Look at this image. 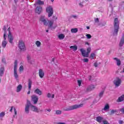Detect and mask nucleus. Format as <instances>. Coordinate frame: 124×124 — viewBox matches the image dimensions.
<instances>
[{
  "mask_svg": "<svg viewBox=\"0 0 124 124\" xmlns=\"http://www.w3.org/2000/svg\"><path fill=\"white\" fill-rule=\"evenodd\" d=\"M84 106V104H80L79 105H74L68 107L66 108L63 109L64 111H71L72 110H75L76 109H78V108H81Z\"/></svg>",
  "mask_w": 124,
  "mask_h": 124,
  "instance_id": "nucleus-1",
  "label": "nucleus"
},
{
  "mask_svg": "<svg viewBox=\"0 0 124 124\" xmlns=\"http://www.w3.org/2000/svg\"><path fill=\"white\" fill-rule=\"evenodd\" d=\"M18 47L20 52H25V51L27 50L25 42H24V41L22 40H19Z\"/></svg>",
  "mask_w": 124,
  "mask_h": 124,
  "instance_id": "nucleus-2",
  "label": "nucleus"
},
{
  "mask_svg": "<svg viewBox=\"0 0 124 124\" xmlns=\"http://www.w3.org/2000/svg\"><path fill=\"white\" fill-rule=\"evenodd\" d=\"M114 32L116 34H118L119 29H120V24H119V20L116 17L114 20Z\"/></svg>",
  "mask_w": 124,
  "mask_h": 124,
  "instance_id": "nucleus-3",
  "label": "nucleus"
},
{
  "mask_svg": "<svg viewBox=\"0 0 124 124\" xmlns=\"http://www.w3.org/2000/svg\"><path fill=\"white\" fill-rule=\"evenodd\" d=\"M80 51L81 53V55L82 57H84V58H88L89 57V54L90 53H91V47H88L87 49V52L86 53V50L84 49V48H81L80 49Z\"/></svg>",
  "mask_w": 124,
  "mask_h": 124,
  "instance_id": "nucleus-4",
  "label": "nucleus"
},
{
  "mask_svg": "<svg viewBox=\"0 0 124 124\" xmlns=\"http://www.w3.org/2000/svg\"><path fill=\"white\" fill-rule=\"evenodd\" d=\"M46 12L48 13V17H52L53 16V14H54V9H53V7L51 6H47L46 9Z\"/></svg>",
  "mask_w": 124,
  "mask_h": 124,
  "instance_id": "nucleus-5",
  "label": "nucleus"
},
{
  "mask_svg": "<svg viewBox=\"0 0 124 124\" xmlns=\"http://www.w3.org/2000/svg\"><path fill=\"white\" fill-rule=\"evenodd\" d=\"M17 60H16L15 61V65L14 68V74L15 78L16 79H18V78L19 77V76L17 73Z\"/></svg>",
  "mask_w": 124,
  "mask_h": 124,
  "instance_id": "nucleus-6",
  "label": "nucleus"
},
{
  "mask_svg": "<svg viewBox=\"0 0 124 124\" xmlns=\"http://www.w3.org/2000/svg\"><path fill=\"white\" fill-rule=\"evenodd\" d=\"M122 83V80L119 77H117L113 80V84L115 87H119Z\"/></svg>",
  "mask_w": 124,
  "mask_h": 124,
  "instance_id": "nucleus-7",
  "label": "nucleus"
},
{
  "mask_svg": "<svg viewBox=\"0 0 124 124\" xmlns=\"http://www.w3.org/2000/svg\"><path fill=\"white\" fill-rule=\"evenodd\" d=\"M39 21L41 22V24H43L44 26H47L48 25V20L45 19V16H41L40 17Z\"/></svg>",
  "mask_w": 124,
  "mask_h": 124,
  "instance_id": "nucleus-8",
  "label": "nucleus"
},
{
  "mask_svg": "<svg viewBox=\"0 0 124 124\" xmlns=\"http://www.w3.org/2000/svg\"><path fill=\"white\" fill-rule=\"evenodd\" d=\"M31 101L33 102V104H37L38 102V96L33 95L31 96Z\"/></svg>",
  "mask_w": 124,
  "mask_h": 124,
  "instance_id": "nucleus-9",
  "label": "nucleus"
},
{
  "mask_svg": "<svg viewBox=\"0 0 124 124\" xmlns=\"http://www.w3.org/2000/svg\"><path fill=\"white\" fill-rule=\"evenodd\" d=\"M95 88V87L94 86V85H90L86 89V92L87 93L89 92H92V91H93V90H94Z\"/></svg>",
  "mask_w": 124,
  "mask_h": 124,
  "instance_id": "nucleus-10",
  "label": "nucleus"
},
{
  "mask_svg": "<svg viewBox=\"0 0 124 124\" xmlns=\"http://www.w3.org/2000/svg\"><path fill=\"white\" fill-rule=\"evenodd\" d=\"M35 12L37 14H40L42 12V7L37 6L35 9Z\"/></svg>",
  "mask_w": 124,
  "mask_h": 124,
  "instance_id": "nucleus-11",
  "label": "nucleus"
},
{
  "mask_svg": "<svg viewBox=\"0 0 124 124\" xmlns=\"http://www.w3.org/2000/svg\"><path fill=\"white\" fill-rule=\"evenodd\" d=\"M32 84V81H31V80L29 79L28 80V87L29 91L28 92V94H30L31 93V84Z\"/></svg>",
  "mask_w": 124,
  "mask_h": 124,
  "instance_id": "nucleus-12",
  "label": "nucleus"
},
{
  "mask_svg": "<svg viewBox=\"0 0 124 124\" xmlns=\"http://www.w3.org/2000/svg\"><path fill=\"white\" fill-rule=\"evenodd\" d=\"M31 110L33 111V112H36V113H38V112H39V110H38L37 107L33 105H31Z\"/></svg>",
  "mask_w": 124,
  "mask_h": 124,
  "instance_id": "nucleus-13",
  "label": "nucleus"
},
{
  "mask_svg": "<svg viewBox=\"0 0 124 124\" xmlns=\"http://www.w3.org/2000/svg\"><path fill=\"white\" fill-rule=\"evenodd\" d=\"M8 38L9 43H10L11 44H12V43H13V39H14V37L12 36V34L8 35Z\"/></svg>",
  "mask_w": 124,
  "mask_h": 124,
  "instance_id": "nucleus-14",
  "label": "nucleus"
},
{
  "mask_svg": "<svg viewBox=\"0 0 124 124\" xmlns=\"http://www.w3.org/2000/svg\"><path fill=\"white\" fill-rule=\"evenodd\" d=\"M39 76L40 78L44 77V72L42 69H40L39 70Z\"/></svg>",
  "mask_w": 124,
  "mask_h": 124,
  "instance_id": "nucleus-15",
  "label": "nucleus"
},
{
  "mask_svg": "<svg viewBox=\"0 0 124 124\" xmlns=\"http://www.w3.org/2000/svg\"><path fill=\"white\" fill-rule=\"evenodd\" d=\"M124 44V34H123L122 38L121 39L120 42L119 43L120 47H122Z\"/></svg>",
  "mask_w": 124,
  "mask_h": 124,
  "instance_id": "nucleus-16",
  "label": "nucleus"
},
{
  "mask_svg": "<svg viewBox=\"0 0 124 124\" xmlns=\"http://www.w3.org/2000/svg\"><path fill=\"white\" fill-rule=\"evenodd\" d=\"M35 93H36V94H38L39 95H41L42 94V91L40 90L39 89L37 88L35 91H34Z\"/></svg>",
  "mask_w": 124,
  "mask_h": 124,
  "instance_id": "nucleus-17",
  "label": "nucleus"
},
{
  "mask_svg": "<svg viewBox=\"0 0 124 124\" xmlns=\"http://www.w3.org/2000/svg\"><path fill=\"white\" fill-rule=\"evenodd\" d=\"M124 94L121 95L118 98L117 100V102H122V101H124Z\"/></svg>",
  "mask_w": 124,
  "mask_h": 124,
  "instance_id": "nucleus-18",
  "label": "nucleus"
},
{
  "mask_svg": "<svg viewBox=\"0 0 124 124\" xmlns=\"http://www.w3.org/2000/svg\"><path fill=\"white\" fill-rule=\"evenodd\" d=\"M36 4L38 5H43L44 4V1H41V0H37L36 2Z\"/></svg>",
  "mask_w": 124,
  "mask_h": 124,
  "instance_id": "nucleus-19",
  "label": "nucleus"
},
{
  "mask_svg": "<svg viewBox=\"0 0 124 124\" xmlns=\"http://www.w3.org/2000/svg\"><path fill=\"white\" fill-rule=\"evenodd\" d=\"M113 60L116 61L117 65H118V66H120V65H121V60L120 59H118L117 58H114Z\"/></svg>",
  "mask_w": 124,
  "mask_h": 124,
  "instance_id": "nucleus-20",
  "label": "nucleus"
},
{
  "mask_svg": "<svg viewBox=\"0 0 124 124\" xmlns=\"http://www.w3.org/2000/svg\"><path fill=\"white\" fill-rule=\"evenodd\" d=\"M23 87L22 86V85L19 84L17 87L16 92L17 93H19V92H21V90H22V88Z\"/></svg>",
  "mask_w": 124,
  "mask_h": 124,
  "instance_id": "nucleus-21",
  "label": "nucleus"
},
{
  "mask_svg": "<svg viewBox=\"0 0 124 124\" xmlns=\"http://www.w3.org/2000/svg\"><path fill=\"white\" fill-rule=\"evenodd\" d=\"M4 73V68L1 67L0 68V76L1 77L2 76Z\"/></svg>",
  "mask_w": 124,
  "mask_h": 124,
  "instance_id": "nucleus-22",
  "label": "nucleus"
},
{
  "mask_svg": "<svg viewBox=\"0 0 124 124\" xmlns=\"http://www.w3.org/2000/svg\"><path fill=\"white\" fill-rule=\"evenodd\" d=\"M102 120H103V118L100 116H98L96 117V121L98 122V123H101L102 122Z\"/></svg>",
  "mask_w": 124,
  "mask_h": 124,
  "instance_id": "nucleus-23",
  "label": "nucleus"
},
{
  "mask_svg": "<svg viewBox=\"0 0 124 124\" xmlns=\"http://www.w3.org/2000/svg\"><path fill=\"white\" fill-rule=\"evenodd\" d=\"M48 28H52L53 27V25H54V21L52 20L48 21Z\"/></svg>",
  "mask_w": 124,
  "mask_h": 124,
  "instance_id": "nucleus-24",
  "label": "nucleus"
},
{
  "mask_svg": "<svg viewBox=\"0 0 124 124\" xmlns=\"http://www.w3.org/2000/svg\"><path fill=\"white\" fill-rule=\"evenodd\" d=\"M35 44L38 47H39L40 46H41V42L39 41H36L35 42Z\"/></svg>",
  "mask_w": 124,
  "mask_h": 124,
  "instance_id": "nucleus-25",
  "label": "nucleus"
},
{
  "mask_svg": "<svg viewBox=\"0 0 124 124\" xmlns=\"http://www.w3.org/2000/svg\"><path fill=\"white\" fill-rule=\"evenodd\" d=\"M70 48V49H72L73 51H77V49H78L77 46H72Z\"/></svg>",
  "mask_w": 124,
  "mask_h": 124,
  "instance_id": "nucleus-26",
  "label": "nucleus"
},
{
  "mask_svg": "<svg viewBox=\"0 0 124 124\" xmlns=\"http://www.w3.org/2000/svg\"><path fill=\"white\" fill-rule=\"evenodd\" d=\"M25 112L27 114L30 113V106H25Z\"/></svg>",
  "mask_w": 124,
  "mask_h": 124,
  "instance_id": "nucleus-27",
  "label": "nucleus"
},
{
  "mask_svg": "<svg viewBox=\"0 0 124 124\" xmlns=\"http://www.w3.org/2000/svg\"><path fill=\"white\" fill-rule=\"evenodd\" d=\"M65 37V36H64L63 34H60L58 35V38H59L60 40H62V39H63V38H64Z\"/></svg>",
  "mask_w": 124,
  "mask_h": 124,
  "instance_id": "nucleus-28",
  "label": "nucleus"
},
{
  "mask_svg": "<svg viewBox=\"0 0 124 124\" xmlns=\"http://www.w3.org/2000/svg\"><path fill=\"white\" fill-rule=\"evenodd\" d=\"M109 108H110V107L109 106V104H107L105 106V107L103 109V110H104V111H106V110H109Z\"/></svg>",
  "mask_w": 124,
  "mask_h": 124,
  "instance_id": "nucleus-29",
  "label": "nucleus"
},
{
  "mask_svg": "<svg viewBox=\"0 0 124 124\" xmlns=\"http://www.w3.org/2000/svg\"><path fill=\"white\" fill-rule=\"evenodd\" d=\"M7 44V42H6V41H3L2 42V46L3 48H5V47H6Z\"/></svg>",
  "mask_w": 124,
  "mask_h": 124,
  "instance_id": "nucleus-30",
  "label": "nucleus"
},
{
  "mask_svg": "<svg viewBox=\"0 0 124 124\" xmlns=\"http://www.w3.org/2000/svg\"><path fill=\"white\" fill-rule=\"evenodd\" d=\"M71 31L73 33H76V32H77V31H78V29H77V28L72 29L71 30Z\"/></svg>",
  "mask_w": 124,
  "mask_h": 124,
  "instance_id": "nucleus-31",
  "label": "nucleus"
},
{
  "mask_svg": "<svg viewBox=\"0 0 124 124\" xmlns=\"http://www.w3.org/2000/svg\"><path fill=\"white\" fill-rule=\"evenodd\" d=\"M89 58L90 59H91V60H93V59L95 58V54L93 53H91Z\"/></svg>",
  "mask_w": 124,
  "mask_h": 124,
  "instance_id": "nucleus-32",
  "label": "nucleus"
},
{
  "mask_svg": "<svg viewBox=\"0 0 124 124\" xmlns=\"http://www.w3.org/2000/svg\"><path fill=\"white\" fill-rule=\"evenodd\" d=\"M116 112H118V110L115 109H112L110 111V113H109V115H113V114H115V113H116Z\"/></svg>",
  "mask_w": 124,
  "mask_h": 124,
  "instance_id": "nucleus-33",
  "label": "nucleus"
},
{
  "mask_svg": "<svg viewBox=\"0 0 124 124\" xmlns=\"http://www.w3.org/2000/svg\"><path fill=\"white\" fill-rule=\"evenodd\" d=\"M56 115H61L62 114V110H57L55 111Z\"/></svg>",
  "mask_w": 124,
  "mask_h": 124,
  "instance_id": "nucleus-34",
  "label": "nucleus"
},
{
  "mask_svg": "<svg viewBox=\"0 0 124 124\" xmlns=\"http://www.w3.org/2000/svg\"><path fill=\"white\" fill-rule=\"evenodd\" d=\"M27 104H26V106H29V107L30 106V107H31V105H32L31 103V101H30V100H27Z\"/></svg>",
  "mask_w": 124,
  "mask_h": 124,
  "instance_id": "nucleus-35",
  "label": "nucleus"
},
{
  "mask_svg": "<svg viewBox=\"0 0 124 124\" xmlns=\"http://www.w3.org/2000/svg\"><path fill=\"white\" fill-rule=\"evenodd\" d=\"M7 36L6 35V32H4V35H3V38H4V40L3 41H6V37Z\"/></svg>",
  "mask_w": 124,
  "mask_h": 124,
  "instance_id": "nucleus-36",
  "label": "nucleus"
},
{
  "mask_svg": "<svg viewBox=\"0 0 124 124\" xmlns=\"http://www.w3.org/2000/svg\"><path fill=\"white\" fill-rule=\"evenodd\" d=\"M4 116H5V113L4 112H2L0 113V118H2V117H4Z\"/></svg>",
  "mask_w": 124,
  "mask_h": 124,
  "instance_id": "nucleus-37",
  "label": "nucleus"
},
{
  "mask_svg": "<svg viewBox=\"0 0 124 124\" xmlns=\"http://www.w3.org/2000/svg\"><path fill=\"white\" fill-rule=\"evenodd\" d=\"M27 60L29 63H31V57L30 56H27Z\"/></svg>",
  "mask_w": 124,
  "mask_h": 124,
  "instance_id": "nucleus-38",
  "label": "nucleus"
},
{
  "mask_svg": "<svg viewBox=\"0 0 124 124\" xmlns=\"http://www.w3.org/2000/svg\"><path fill=\"white\" fill-rule=\"evenodd\" d=\"M104 93V91H102L100 93H99V97H102V96H103V94Z\"/></svg>",
  "mask_w": 124,
  "mask_h": 124,
  "instance_id": "nucleus-39",
  "label": "nucleus"
},
{
  "mask_svg": "<svg viewBox=\"0 0 124 124\" xmlns=\"http://www.w3.org/2000/svg\"><path fill=\"white\" fill-rule=\"evenodd\" d=\"M19 71H24V66H23V65L20 66Z\"/></svg>",
  "mask_w": 124,
  "mask_h": 124,
  "instance_id": "nucleus-40",
  "label": "nucleus"
},
{
  "mask_svg": "<svg viewBox=\"0 0 124 124\" xmlns=\"http://www.w3.org/2000/svg\"><path fill=\"white\" fill-rule=\"evenodd\" d=\"M78 84L79 87H81V85L82 84V81L80 80H78Z\"/></svg>",
  "mask_w": 124,
  "mask_h": 124,
  "instance_id": "nucleus-41",
  "label": "nucleus"
},
{
  "mask_svg": "<svg viewBox=\"0 0 124 124\" xmlns=\"http://www.w3.org/2000/svg\"><path fill=\"white\" fill-rule=\"evenodd\" d=\"M7 31H8V35L12 34V33H11V31H10V27H9V28H8Z\"/></svg>",
  "mask_w": 124,
  "mask_h": 124,
  "instance_id": "nucleus-42",
  "label": "nucleus"
},
{
  "mask_svg": "<svg viewBox=\"0 0 124 124\" xmlns=\"http://www.w3.org/2000/svg\"><path fill=\"white\" fill-rule=\"evenodd\" d=\"M84 62H89V59L88 58H84L83 59Z\"/></svg>",
  "mask_w": 124,
  "mask_h": 124,
  "instance_id": "nucleus-43",
  "label": "nucleus"
},
{
  "mask_svg": "<svg viewBox=\"0 0 124 124\" xmlns=\"http://www.w3.org/2000/svg\"><path fill=\"white\" fill-rule=\"evenodd\" d=\"M86 36L88 39H90V38H92V35L90 34H87Z\"/></svg>",
  "mask_w": 124,
  "mask_h": 124,
  "instance_id": "nucleus-44",
  "label": "nucleus"
},
{
  "mask_svg": "<svg viewBox=\"0 0 124 124\" xmlns=\"http://www.w3.org/2000/svg\"><path fill=\"white\" fill-rule=\"evenodd\" d=\"M51 96L52 95L50 93H48L47 94V97H48V98H50V97H51Z\"/></svg>",
  "mask_w": 124,
  "mask_h": 124,
  "instance_id": "nucleus-45",
  "label": "nucleus"
},
{
  "mask_svg": "<svg viewBox=\"0 0 124 124\" xmlns=\"http://www.w3.org/2000/svg\"><path fill=\"white\" fill-rule=\"evenodd\" d=\"M120 111H121V112H122V113L124 114V108H123L121 109H120Z\"/></svg>",
  "mask_w": 124,
  "mask_h": 124,
  "instance_id": "nucleus-46",
  "label": "nucleus"
},
{
  "mask_svg": "<svg viewBox=\"0 0 124 124\" xmlns=\"http://www.w3.org/2000/svg\"><path fill=\"white\" fill-rule=\"evenodd\" d=\"M103 123L104 124H109V123L107 121H103Z\"/></svg>",
  "mask_w": 124,
  "mask_h": 124,
  "instance_id": "nucleus-47",
  "label": "nucleus"
},
{
  "mask_svg": "<svg viewBox=\"0 0 124 124\" xmlns=\"http://www.w3.org/2000/svg\"><path fill=\"white\" fill-rule=\"evenodd\" d=\"M14 111L15 115H17V110H16V108H14Z\"/></svg>",
  "mask_w": 124,
  "mask_h": 124,
  "instance_id": "nucleus-48",
  "label": "nucleus"
},
{
  "mask_svg": "<svg viewBox=\"0 0 124 124\" xmlns=\"http://www.w3.org/2000/svg\"><path fill=\"white\" fill-rule=\"evenodd\" d=\"M3 30L4 31H6V26H4L3 28Z\"/></svg>",
  "mask_w": 124,
  "mask_h": 124,
  "instance_id": "nucleus-49",
  "label": "nucleus"
},
{
  "mask_svg": "<svg viewBox=\"0 0 124 124\" xmlns=\"http://www.w3.org/2000/svg\"><path fill=\"white\" fill-rule=\"evenodd\" d=\"M2 62H4V63H5V58L2 59Z\"/></svg>",
  "mask_w": 124,
  "mask_h": 124,
  "instance_id": "nucleus-50",
  "label": "nucleus"
},
{
  "mask_svg": "<svg viewBox=\"0 0 124 124\" xmlns=\"http://www.w3.org/2000/svg\"><path fill=\"white\" fill-rule=\"evenodd\" d=\"M119 124H124V121H122V120H120V121H119Z\"/></svg>",
  "mask_w": 124,
  "mask_h": 124,
  "instance_id": "nucleus-51",
  "label": "nucleus"
},
{
  "mask_svg": "<svg viewBox=\"0 0 124 124\" xmlns=\"http://www.w3.org/2000/svg\"><path fill=\"white\" fill-rule=\"evenodd\" d=\"M95 22H96L97 23H98V22H99V20L98 19V18H96L95 19Z\"/></svg>",
  "mask_w": 124,
  "mask_h": 124,
  "instance_id": "nucleus-52",
  "label": "nucleus"
},
{
  "mask_svg": "<svg viewBox=\"0 0 124 124\" xmlns=\"http://www.w3.org/2000/svg\"><path fill=\"white\" fill-rule=\"evenodd\" d=\"M98 64L97 63L95 62L94 63V66H95V67H97Z\"/></svg>",
  "mask_w": 124,
  "mask_h": 124,
  "instance_id": "nucleus-53",
  "label": "nucleus"
},
{
  "mask_svg": "<svg viewBox=\"0 0 124 124\" xmlns=\"http://www.w3.org/2000/svg\"><path fill=\"white\" fill-rule=\"evenodd\" d=\"M13 110V107H11V109H10V112H12Z\"/></svg>",
  "mask_w": 124,
  "mask_h": 124,
  "instance_id": "nucleus-54",
  "label": "nucleus"
},
{
  "mask_svg": "<svg viewBox=\"0 0 124 124\" xmlns=\"http://www.w3.org/2000/svg\"><path fill=\"white\" fill-rule=\"evenodd\" d=\"M85 45H88V46L90 45V43H89L88 42H85Z\"/></svg>",
  "mask_w": 124,
  "mask_h": 124,
  "instance_id": "nucleus-55",
  "label": "nucleus"
},
{
  "mask_svg": "<svg viewBox=\"0 0 124 124\" xmlns=\"http://www.w3.org/2000/svg\"><path fill=\"white\" fill-rule=\"evenodd\" d=\"M15 3H17V2H18V0H14Z\"/></svg>",
  "mask_w": 124,
  "mask_h": 124,
  "instance_id": "nucleus-56",
  "label": "nucleus"
},
{
  "mask_svg": "<svg viewBox=\"0 0 124 124\" xmlns=\"http://www.w3.org/2000/svg\"><path fill=\"white\" fill-rule=\"evenodd\" d=\"M46 110H47L48 112H51V109H46Z\"/></svg>",
  "mask_w": 124,
  "mask_h": 124,
  "instance_id": "nucleus-57",
  "label": "nucleus"
},
{
  "mask_svg": "<svg viewBox=\"0 0 124 124\" xmlns=\"http://www.w3.org/2000/svg\"><path fill=\"white\" fill-rule=\"evenodd\" d=\"M55 60H56V59H55V58H53V59H52V62H55Z\"/></svg>",
  "mask_w": 124,
  "mask_h": 124,
  "instance_id": "nucleus-58",
  "label": "nucleus"
},
{
  "mask_svg": "<svg viewBox=\"0 0 124 124\" xmlns=\"http://www.w3.org/2000/svg\"><path fill=\"white\" fill-rule=\"evenodd\" d=\"M54 97H55V94H53L52 95V98H54Z\"/></svg>",
  "mask_w": 124,
  "mask_h": 124,
  "instance_id": "nucleus-59",
  "label": "nucleus"
},
{
  "mask_svg": "<svg viewBox=\"0 0 124 124\" xmlns=\"http://www.w3.org/2000/svg\"><path fill=\"white\" fill-rule=\"evenodd\" d=\"M72 17H73L74 18H77V16H73Z\"/></svg>",
  "mask_w": 124,
  "mask_h": 124,
  "instance_id": "nucleus-60",
  "label": "nucleus"
},
{
  "mask_svg": "<svg viewBox=\"0 0 124 124\" xmlns=\"http://www.w3.org/2000/svg\"><path fill=\"white\" fill-rule=\"evenodd\" d=\"M86 29H87V30H90V27L89 26H87Z\"/></svg>",
  "mask_w": 124,
  "mask_h": 124,
  "instance_id": "nucleus-61",
  "label": "nucleus"
},
{
  "mask_svg": "<svg viewBox=\"0 0 124 124\" xmlns=\"http://www.w3.org/2000/svg\"><path fill=\"white\" fill-rule=\"evenodd\" d=\"M48 31H49V30H46V32H48Z\"/></svg>",
  "mask_w": 124,
  "mask_h": 124,
  "instance_id": "nucleus-62",
  "label": "nucleus"
},
{
  "mask_svg": "<svg viewBox=\"0 0 124 124\" xmlns=\"http://www.w3.org/2000/svg\"><path fill=\"white\" fill-rule=\"evenodd\" d=\"M90 78H89V80H91V78H92V76H90Z\"/></svg>",
  "mask_w": 124,
  "mask_h": 124,
  "instance_id": "nucleus-63",
  "label": "nucleus"
},
{
  "mask_svg": "<svg viewBox=\"0 0 124 124\" xmlns=\"http://www.w3.org/2000/svg\"><path fill=\"white\" fill-rule=\"evenodd\" d=\"M79 5H82V3H80Z\"/></svg>",
  "mask_w": 124,
  "mask_h": 124,
  "instance_id": "nucleus-64",
  "label": "nucleus"
}]
</instances>
